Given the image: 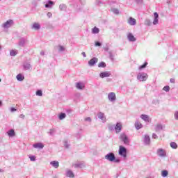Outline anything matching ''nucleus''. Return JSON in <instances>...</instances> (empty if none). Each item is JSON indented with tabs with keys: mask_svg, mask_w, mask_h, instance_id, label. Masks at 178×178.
<instances>
[{
	"mask_svg": "<svg viewBox=\"0 0 178 178\" xmlns=\"http://www.w3.org/2000/svg\"><path fill=\"white\" fill-rule=\"evenodd\" d=\"M163 129H165V125L157 124L155 127V131H161V130H163Z\"/></svg>",
	"mask_w": 178,
	"mask_h": 178,
	"instance_id": "obj_21",
	"label": "nucleus"
},
{
	"mask_svg": "<svg viewBox=\"0 0 178 178\" xmlns=\"http://www.w3.org/2000/svg\"><path fill=\"white\" fill-rule=\"evenodd\" d=\"M22 66L24 70H31L33 69L31 64L29 62H24Z\"/></svg>",
	"mask_w": 178,
	"mask_h": 178,
	"instance_id": "obj_10",
	"label": "nucleus"
},
{
	"mask_svg": "<svg viewBox=\"0 0 178 178\" xmlns=\"http://www.w3.org/2000/svg\"><path fill=\"white\" fill-rule=\"evenodd\" d=\"M136 2L138 3H140V2H141V1H143V0H136Z\"/></svg>",
	"mask_w": 178,
	"mask_h": 178,
	"instance_id": "obj_59",
	"label": "nucleus"
},
{
	"mask_svg": "<svg viewBox=\"0 0 178 178\" xmlns=\"http://www.w3.org/2000/svg\"><path fill=\"white\" fill-rule=\"evenodd\" d=\"M54 5H55V2H54L51 0H48L44 5V8H47L49 9H52V6H54Z\"/></svg>",
	"mask_w": 178,
	"mask_h": 178,
	"instance_id": "obj_13",
	"label": "nucleus"
},
{
	"mask_svg": "<svg viewBox=\"0 0 178 178\" xmlns=\"http://www.w3.org/2000/svg\"><path fill=\"white\" fill-rule=\"evenodd\" d=\"M108 99L111 102H115V101H116V94L113 92H109L108 94Z\"/></svg>",
	"mask_w": 178,
	"mask_h": 178,
	"instance_id": "obj_7",
	"label": "nucleus"
},
{
	"mask_svg": "<svg viewBox=\"0 0 178 178\" xmlns=\"http://www.w3.org/2000/svg\"><path fill=\"white\" fill-rule=\"evenodd\" d=\"M35 95L38 96V97H42V90H38L35 92Z\"/></svg>",
	"mask_w": 178,
	"mask_h": 178,
	"instance_id": "obj_37",
	"label": "nucleus"
},
{
	"mask_svg": "<svg viewBox=\"0 0 178 178\" xmlns=\"http://www.w3.org/2000/svg\"><path fill=\"white\" fill-rule=\"evenodd\" d=\"M17 54V50H16V49H13L10 52V56H16Z\"/></svg>",
	"mask_w": 178,
	"mask_h": 178,
	"instance_id": "obj_33",
	"label": "nucleus"
},
{
	"mask_svg": "<svg viewBox=\"0 0 178 178\" xmlns=\"http://www.w3.org/2000/svg\"><path fill=\"white\" fill-rule=\"evenodd\" d=\"M85 121L86 122H91V118L88 117V118H85Z\"/></svg>",
	"mask_w": 178,
	"mask_h": 178,
	"instance_id": "obj_52",
	"label": "nucleus"
},
{
	"mask_svg": "<svg viewBox=\"0 0 178 178\" xmlns=\"http://www.w3.org/2000/svg\"><path fill=\"white\" fill-rule=\"evenodd\" d=\"M154 19L153 21V24L156 25L158 24V23L159 22V20L158 19V18L159 17V15L158 14V13H154Z\"/></svg>",
	"mask_w": 178,
	"mask_h": 178,
	"instance_id": "obj_19",
	"label": "nucleus"
},
{
	"mask_svg": "<svg viewBox=\"0 0 178 178\" xmlns=\"http://www.w3.org/2000/svg\"><path fill=\"white\" fill-rule=\"evenodd\" d=\"M73 166L76 168H80V169H83V168H86V165L83 162L76 163L74 164Z\"/></svg>",
	"mask_w": 178,
	"mask_h": 178,
	"instance_id": "obj_20",
	"label": "nucleus"
},
{
	"mask_svg": "<svg viewBox=\"0 0 178 178\" xmlns=\"http://www.w3.org/2000/svg\"><path fill=\"white\" fill-rule=\"evenodd\" d=\"M108 130L110 131H113V130H115V125L109 124L108 125Z\"/></svg>",
	"mask_w": 178,
	"mask_h": 178,
	"instance_id": "obj_43",
	"label": "nucleus"
},
{
	"mask_svg": "<svg viewBox=\"0 0 178 178\" xmlns=\"http://www.w3.org/2000/svg\"><path fill=\"white\" fill-rule=\"evenodd\" d=\"M96 63H98V58L93 57L88 61V65L90 67L95 66Z\"/></svg>",
	"mask_w": 178,
	"mask_h": 178,
	"instance_id": "obj_9",
	"label": "nucleus"
},
{
	"mask_svg": "<svg viewBox=\"0 0 178 178\" xmlns=\"http://www.w3.org/2000/svg\"><path fill=\"white\" fill-rule=\"evenodd\" d=\"M31 29H33V30H40V29H41V25H40V24L38 23H34L32 25Z\"/></svg>",
	"mask_w": 178,
	"mask_h": 178,
	"instance_id": "obj_24",
	"label": "nucleus"
},
{
	"mask_svg": "<svg viewBox=\"0 0 178 178\" xmlns=\"http://www.w3.org/2000/svg\"><path fill=\"white\" fill-rule=\"evenodd\" d=\"M29 159L32 162H34L35 161V156H29Z\"/></svg>",
	"mask_w": 178,
	"mask_h": 178,
	"instance_id": "obj_46",
	"label": "nucleus"
},
{
	"mask_svg": "<svg viewBox=\"0 0 178 178\" xmlns=\"http://www.w3.org/2000/svg\"><path fill=\"white\" fill-rule=\"evenodd\" d=\"M98 67H106V63H105L104 61H102L98 64Z\"/></svg>",
	"mask_w": 178,
	"mask_h": 178,
	"instance_id": "obj_36",
	"label": "nucleus"
},
{
	"mask_svg": "<svg viewBox=\"0 0 178 178\" xmlns=\"http://www.w3.org/2000/svg\"><path fill=\"white\" fill-rule=\"evenodd\" d=\"M113 162H115V163H119L120 162V159H116L115 157V159L113 161Z\"/></svg>",
	"mask_w": 178,
	"mask_h": 178,
	"instance_id": "obj_51",
	"label": "nucleus"
},
{
	"mask_svg": "<svg viewBox=\"0 0 178 178\" xmlns=\"http://www.w3.org/2000/svg\"><path fill=\"white\" fill-rule=\"evenodd\" d=\"M82 55L83 58H87V55L86 54V52H82Z\"/></svg>",
	"mask_w": 178,
	"mask_h": 178,
	"instance_id": "obj_56",
	"label": "nucleus"
},
{
	"mask_svg": "<svg viewBox=\"0 0 178 178\" xmlns=\"http://www.w3.org/2000/svg\"><path fill=\"white\" fill-rule=\"evenodd\" d=\"M163 91H165L166 92H169V91L170 90V87H169V86H165L163 87Z\"/></svg>",
	"mask_w": 178,
	"mask_h": 178,
	"instance_id": "obj_40",
	"label": "nucleus"
},
{
	"mask_svg": "<svg viewBox=\"0 0 178 178\" xmlns=\"http://www.w3.org/2000/svg\"><path fill=\"white\" fill-rule=\"evenodd\" d=\"M118 154L124 159L127 158V149L124 146L120 145L119 147Z\"/></svg>",
	"mask_w": 178,
	"mask_h": 178,
	"instance_id": "obj_2",
	"label": "nucleus"
},
{
	"mask_svg": "<svg viewBox=\"0 0 178 178\" xmlns=\"http://www.w3.org/2000/svg\"><path fill=\"white\" fill-rule=\"evenodd\" d=\"M156 154H157L158 156H160V158H165L166 150L163 149L162 148H159L156 150Z\"/></svg>",
	"mask_w": 178,
	"mask_h": 178,
	"instance_id": "obj_6",
	"label": "nucleus"
},
{
	"mask_svg": "<svg viewBox=\"0 0 178 178\" xmlns=\"http://www.w3.org/2000/svg\"><path fill=\"white\" fill-rule=\"evenodd\" d=\"M119 138L120 141H122L125 145H130V139L129 138L127 135H126V134L124 133L120 134Z\"/></svg>",
	"mask_w": 178,
	"mask_h": 178,
	"instance_id": "obj_1",
	"label": "nucleus"
},
{
	"mask_svg": "<svg viewBox=\"0 0 178 178\" xmlns=\"http://www.w3.org/2000/svg\"><path fill=\"white\" fill-rule=\"evenodd\" d=\"M128 24L130 26H136V24H137V21L133 17H129L128 20Z\"/></svg>",
	"mask_w": 178,
	"mask_h": 178,
	"instance_id": "obj_17",
	"label": "nucleus"
},
{
	"mask_svg": "<svg viewBox=\"0 0 178 178\" xmlns=\"http://www.w3.org/2000/svg\"><path fill=\"white\" fill-rule=\"evenodd\" d=\"M85 87L86 86L84 83L81 82H78L76 83V88H77V90H84Z\"/></svg>",
	"mask_w": 178,
	"mask_h": 178,
	"instance_id": "obj_18",
	"label": "nucleus"
},
{
	"mask_svg": "<svg viewBox=\"0 0 178 178\" xmlns=\"http://www.w3.org/2000/svg\"><path fill=\"white\" fill-rule=\"evenodd\" d=\"M104 159H106V161H108L109 162H113V161H115V153L109 152L104 156Z\"/></svg>",
	"mask_w": 178,
	"mask_h": 178,
	"instance_id": "obj_5",
	"label": "nucleus"
},
{
	"mask_svg": "<svg viewBox=\"0 0 178 178\" xmlns=\"http://www.w3.org/2000/svg\"><path fill=\"white\" fill-rule=\"evenodd\" d=\"M66 176H67V177L73 178V177H74V174L73 173V171L68 170L66 172Z\"/></svg>",
	"mask_w": 178,
	"mask_h": 178,
	"instance_id": "obj_27",
	"label": "nucleus"
},
{
	"mask_svg": "<svg viewBox=\"0 0 178 178\" xmlns=\"http://www.w3.org/2000/svg\"><path fill=\"white\" fill-rule=\"evenodd\" d=\"M59 9H60V10H66V5L60 4Z\"/></svg>",
	"mask_w": 178,
	"mask_h": 178,
	"instance_id": "obj_38",
	"label": "nucleus"
},
{
	"mask_svg": "<svg viewBox=\"0 0 178 178\" xmlns=\"http://www.w3.org/2000/svg\"><path fill=\"white\" fill-rule=\"evenodd\" d=\"M33 148H39V149H42L44 148V144L42 143H38L33 145Z\"/></svg>",
	"mask_w": 178,
	"mask_h": 178,
	"instance_id": "obj_22",
	"label": "nucleus"
},
{
	"mask_svg": "<svg viewBox=\"0 0 178 178\" xmlns=\"http://www.w3.org/2000/svg\"><path fill=\"white\" fill-rule=\"evenodd\" d=\"M50 165L55 168V169H58L59 168V162L57 161H54L50 163Z\"/></svg>",
	"mask_w": 178,
	"mask_h": 178,
	"instance_id": "obj_23",
	"label": "nucleus"
},
{
	"mask_svg": "<svg viewBox=\"0 0 178 178\" xmlns=\"http://www.w3.org/2000/svg\"><path fill=\"white\" fill-rule=\"evenodd\" d=\"M122 123L118 122L116 125H115V130L116 133H120V131H122Z\"/></svg>",
	"mask_w": 178,
	"mask_h": 178,
	"instance_id": "obj_16",
	"label": "nucleus"
},
{
	"mask_svg": "<svg viewBox=\"0 0 178 178\" xmlns=\"http://www.w3.org/2000/svg\"><path fill=\"white\" fill-rule=\"evenodd\" d=\"M40 55L42 56H44L45 55V53L44 52V51H40Z\"/></svg>",
	"mask_w": 178,
	"mask_h": 178,
	"instance_id": "obj_55",
	"label": "nucleus"
},
{
	"mask_svg": "<svg viewBox=\"0 0 178 178\" xmlns=\"http://www.w3.org/2000/svg\"><path fill=\"white\" fill-rule=\"evenodd\" d=\"M0 172H1V169H0Z\"/></svg>",
	"mask_w": 178,
	"mask_h": 178,
	"instance_id": "obj_64",
	"label": "nucleus"
},
{
	"mask_svg": "<svg viewBox=\"0 0 178 178\" xmlns=\"http://www.w3.org/2000/svg\"><path fill=\"white\" fill-rule=\"evenodd\" d=\"M26 43H27V39H26L24 38H22L19 39L18 45L19 47H24V45H26Z\"/></svg>",
	"mask_w": 178,
	"mask_h": 178,
	"instance_id": "obj_14",
	"label": "nucleus"
},
{
	"mask_svg": "<svg viewBox=\"0 0 178 178\" xmlns=\"http://www.w3.org/2000/svg\"><path fill=\"white\" fill-rule=\"evenodd\" d=\"M47 16L49 17V18L52 17V13L51 12L47 13Z\"/></svg>",
	"mask_w": 178,
	"mask_h": 178,
	"instance_id": "obj_48",
	"label": "nucleus"
},
{
	"mask_svg": "<svg viewBox=\"0 0 178 178\" xmlns=\"http://www.w3.org/2000/svg\"><path fill=\"white\" fill-rule=\"evenodd\" d=\"M64 146L65 147V148H69V147H70V145H69V141L65 140L64 141Z\"/></svg>",
	"mask_w": 178,
	"mask_h": 178,
	"instance_id": "obj_44",
	"label": "nucleus"
},
{
	"mask_svg": "<svg viewBox=\"0 0 178 178\" xmlns=\"http://www.w3.org/2000/svg\"><path fill=\"white\" fill-rule=\"evenodd\" d=\"M19 118H20V119H24L26 118V115H24V114H21L19 115Z\"/></svg>",
	"mask_w": 178,
	"mask_h": 178,
	"instance_id": "obj_53",
	"label": "nucleus"
},
{
	"mask_svg": "<svg viewBox=\"0 0 178 178\" xmlns=\"http://www.w3.org/2000/svg\"><path fill=\"white\" fill-rule=\"evenodd\" d=\"M135 127L136 130H140V129H143V124H141V122H139L138 121H136Z\"/></svg>",
	"mask_w": 178,
	"mask_h": 178,
	"instance_id": "obj_26",
	"label": "nucleus"
},
{
	"mask_svg": "<svg viewBox=\"0 0 178 178\" xmlns=\"http://www.w3.org/2000/svg\"><path fill=\"white\" fill-rule=\"evenodd\" d=\"M66 118V113H61L58 115V118L60 120H63Z\"/></svg>",
	"mask_w": 178,
	"mask_h": 178,
	"instance_id": "obj_30",
	"label": "nucleus"
},
{
	"mask_svg": "<svg viewBox=\"0 0 178 178\" xmlns=\"http://www.w3.org/2000/svg\"><path fill=\"white\" fill-rule=\"evenodd\" d=\"M1 81H2V79H0V83H1Z\"/></svg>",
	"mask_w": 178,
	"mask_h": 178,
	"instance_id": "obj_63",
	"label": "nucleus"
},
{
	"mask_svg": "<svg viewBox=\"0 0 178 178\" xmlns=\"http://www.w3.org/2000/svg\"><path fill=\"white\" fill-rule=\"evenodd\" d=\"M97 117L99 119H101L102 123H105L106 122V118H105V114L102 112H99L97 114Z\"/></svg>",
	"mask_w": 178,
	"mask_h": 178,
	"instance_id": "obj_12",
	"label": "nucleus"
},
{
	"mask_svg": "<svg viewBox=\"0 0 178 178\" xmlns=\"http://www.w3.org/2000/svg\"><path fill=\"white\" fill-rule=\"evenodd\" d=\"M95 47H101V45H102V44L99 42H95Z\"/></svg>",
	"mask_w": 178,
	"mask_h": 178,
	"instance_id": "obj_47",
	"label": "nucleus"
},
{
	"mask_svg": "<svg viewBox=\"0 0 178 178\" xmlns=\"http://www.w3.org/2000/svg\"><path fill=\"white\" fill-rule=\"evenodd\" d=\"M92 34H98V33H99V29L97 28V26H95L92 29Z\"/></svg>",
	"mask_w": 178,
	"mask_h": 178,
	"instance_id": "obj_29",
	"label": "nucleus"
},
{
	"mask_svg": "<svg viewBox=\"0 0 178 178\" xmlns=\"http://www.w3.org/2000/svg\"><path fill=\"white\" fill-rule=\"evenodd\" d=\"M0 106H2V101L0 100Z\"/></svg>",
	"mask_w": 178,
	"mask_h": 178,
	"instance_id": "obj_61",
	"label": "nucleus"
},
{
	"mask_svg": "<svg viewBox=\"0 0 178 178\" xmlns=\"http://www.w3.org/2000/svg\"><path fill=\"white\" fill-rule=\"evenodd\" d=\"M127 38L128 41H129L130 42H136V41H137V39L136 38V37H134V35H133V33H131L127 34Z\"/></svg>",
	"mask_w": 178,
	"mask_h": 178,
	"instance_id": "obj_11",
	"label": "nucleus"
},
{
	"mask_svg": "<svg viewBox=\"0 0 178 178\" xmlns=\"http://www.w3.org/2000/svg\"><path fill=\"white\" fill-rule=\"evenodd\" d=\"M143 143L145 145H149L151 144V138H149V136L147 134L144 136Z\"/></svg>",
	"mask_w": 178,
	"mask_h": 178,
	"instance_id": "obj_8",
	"label": "nucleus"
},
{
	"mask_svg": "<svg viewBox=\"0 0 178 178\" xmlns=\"http://www.w3.org/2000/svg\"><path fill=\"white\" fill-rule=\"evenodd\" d=\"M168 175H169V172H168V170H164L161 171L162 177H168Z\"/></svg>",
	"mask_w": 178,
	"mask_h": 178,
	"instance_id": "obj_31",
	"label": "nucleus"
},
{
	"mask_svg": "<svg viewBox=\"0 0 178 178\" xmlns=\"http://www.w3.org/2000/svg\"><path fill=\"white\" fill-rule=\"evenodd\" d=\"M104 49L106 50V51H108V47H104Z\"/></svg>",
	"mask_w": 178,
	"mask_h": 178,
	"instance_id": "obj_60",
	"label": "nucleus"
},
{
	"mask_svg": "<svg viewBox=\"0 0 178 178\" xmlns=\"http://www.w3.org/2000/svg\"><path fill=\"white\" fill-rule=\"evenodd\" d=\"M147 65H148V63L145 62L143 65L139 66L138 70H143V69H145Z\"/></svg>",
	"mask_w": 178,
	"mask_h": 178,
	"instance_id": "obj_34",
	"label": "nucleus"
},
{
	"mask_svg": "<svg viewBox=\"0 0 178 178\" xmlns=\"http://www.w3.org/2000/svg\"><path fill=\"white\" fill-rule=\"evenodd\" d=\"M110 58L112 59V60H113V56H112V54H110Z\"/></svg>",
	"mask_w": 178,
	"mask_h": 178,
	"instance_id": "obj_57",
	"label": "nucleus"
},
{
	"mask_svg": "<svg viewBox=\"0 0 178 178\" xmlns=\"http://www.w3.org/2000/svg\"><path fill=\"white\" fill-rule=\"evenodd\" d=\"M16 111H17V109L15 108V107L10 108V112H16Z\"/></svg>",
	"mask_w": 178,
	"mask_h": 178,
	"instance_id": "obj_49",
	"label": "nucleus"
},
{
	"mask_svg": "<svg viewBox=\"0 0 178 178\" xmlns=\"http://www.w3.org/2000/svg\"><path fill=\"white\" fill-rule=\"evenodd\" d=\"M152 138H154L155 140H156V138H158V135H156V134H153Z\"/></svg>",
	"mask_w": 178,
	"mask_h": 178,
	"instance_id": "obj_50",
	"label": "nucleus"
},
{
	"mask_svg": "<svg viewBox=\"0 0 178 178\" xmlns=\"http://www.w3.org/2000/svg\"><path fill=\"white\" fill-rule=\"evenodd\" d=\"M111 11L113 12V13H114L115 15H119V10H118L117 8H112Z\"/></svg>",
	"mask_w": 178,
	"mask_h": 178,
	"instance_id": "obj_41",
	"label": "nucleus"
},
{
	"mask_svg": "<svg viewBox=\"0 0 178 178\" xmlns=\"http://www.w3.org/2000/svg\"><path fill=\"white\" fill-rule=\"evenodd\" d=\"M72 113V110H67V113Z\"/></svg>",
	"mask_w": 178,
	"mask_h": 178,
	"instance_id": "obj_58",
	"label": "nucleus"
},
{
	"mask_svg": "<svg viewBox=\"0 0 178 178\" xmlns=\"http://www.w3.org/2000/svg\"><path fill=\"white\" fill-rule=\"evenodd\" d=\"M145 26H151V20L146 19L145 20Z\"/></svg>",
	"mask_w": 178,
	"mask_h": 178,
	"instance_id": "obj_42",
	"label": "nucleus"
},
{
	"mask_svg": "<svg viewBox=\"0 0 178 178\" xmlns=\"http://www.w3.org/2000/svg\"><path fill=\"white\" fill-rule=\"evenodd\" d=\"M140 118L145 122H149V117L147 115L142 114Z\"/></svg>",
	"mask_w": 178,
	"mask_h": 178,
	"instance_id": "obj_25",
	"label": "nucleus"
},
{
	"mask_svg": "<svg viewBox=\"0 0 178 178\" xmlns=\"http://www.w3.org/2000/svg\"><path fill=\"white\" fill-rule=\"evenodd\" d=\"M147 79H148V74L145 72H139L137 75V80L139 81H147Z\"/></svg>",
	"mask_w": 178,
	"mask_h": 178,
	"instance_id": "obj_3",
	"label": "nucleus"
},
{
	"mask_svg": "<svg viewBox=\"0 0 178 178\" xmlns=\"http://www.w3.org/2000/svg\"><path fill=\"white\" fill-rule=\"evenodd\" d=\"M1 49H2V47L0 45V51H1Z\"/></svg>",
	"mask_w": 178,
	"mask_h": 178,
	"instance_id": "obj_62",
	"label": "nucleus"
},
{
	"mask_svg": "<svg viewBox=\"0 0 178 178\" xmlns=\"http://www.w3.org/2000/svg\"><path fill=\"white\" fill-rule=\"evenodd\" d=\"M170 145L173 149H176V148H177V144L175 142L170 143Z\"/></svg>",
	"mask_w": 178,
	"mask_h": 178,
	"instance_id": "obj_35",
	"label": "nucleus"
},
{
	"mask_svg": "<svg viewBox=\"0 0 178 178\" xmlns=\"http://www.w3.org/2000/svg\"><path fill=\"white\" fill-rule=\"evenodd\" d=\"M7 133H8V135L9 136V137H14V136H15V130H13V129L9 130Z\"/></svg>",
	"mask_w": 178,
	"mask_h": 178,
	"instance_id": "obj_32",
	"label": "nucleus"
},
{
	"mask_svg": "<svg viewBox=\"0 0 178 178\" xmlns=\"http://www.w3.org/2000/svg\"><path fill=\"white\" fill-rule=\"evenodd\" d=\"M58 48L59 52H63V51H65V47L62 45H58Z\"/></svg>",
	"mask_w": 178,
	"mask_h": 178,
	"instance_id": "obj_39",
	"label": "nucleus"
},
{
	"mask_svg": "<svg viewBox=\"0 0 178 178\" xmlns=\"http://www.w3.org/2000/svg\"><path fill=\"white\" fill-rule=\"evenodd\" d=\"M110 76H111V72L108 71L101 72L99 74V77H101V79H105V77H109Z\"/></svg>",
	"mask_w": 178,
	"mask_h": 178,
	"instance_id": "obj_15",
	"label": "nucleus"
},
{
	"mask_svg": "<svg viewBox=\"0 0 178 178\" xmlns=\"http://www.w3.org/2000/svg\"><path fill=\"white\" fill-rule=\"evenodd\" d=\"M49 134H50L51 136H54V134H55V129H50Z\"/></svg>",
	"mask_w": 178,
	"mask_h": 178,
	"instance_id": "obj_45",
	"label": "nucleus"
},
{
	"mask_svg": "<svg viewBox=\"0 0 178 178\" xmlns=\"http://www.w3.org/2000/svg\"><path fill=\"white\" fill-rule=\"evenodd\" d=\"M16 79L18 81H23V80H24V75H22V74H18L16 76Z\"/></svg>",
	"mask_w": 178,
	"mask_h": 178,
	"instance_id": "obj_28",
	"label": "nucleus"
},
{
	"mask_svg": "<svg viewBox=\"0 0 178 178\" xmlns=\"http://www.w3.org/2000/svg\"><path fill=\"white\" fill-rule=\"evenodd\" d=\"M13 24H14L13 20L9 19V20H7L3 24H2L1 27L5 29H10V27H12V26H13Z\"/></svg>",
	"mask_w": 178,
	"mask_h": 178,
	"instance_id": "obj_4",
	"label": "nucleus"
},
{
	"mask_svg": "<svg viewBox=\"0 0 178 178\" xmlns=\"http://www.w3.org/2000/svg\"><path fill=\"white\" fill-rule=\"evenodd\" d=\"M170 83H172L173 84H175V79H170Z\"/></svg>",
	"mask_w": 178,
	"mask_h": 178,
	"instance_id": "obj_54",
	"label": "nucleus"
}]
</instances>
